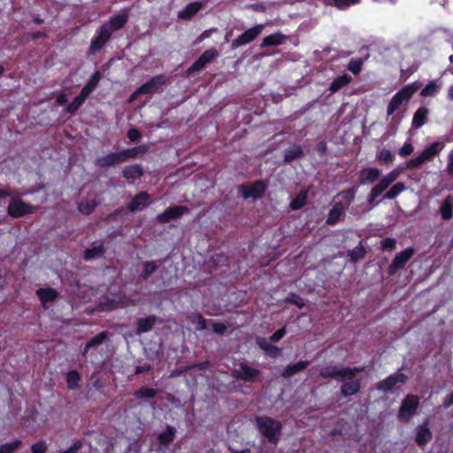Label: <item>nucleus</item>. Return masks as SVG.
I'll use <instances>...</instances> for the list:
<instances>
[{
    "mask_svg": "<svg viewBox=\"0 0 453 453\" xmlns=\"http://www.w3.org/2000/svg\"><path fill=\"white\" fill-rule=\"evenodd\" d=\"M287 36L281 33H275L265 36L261 43V48L279 46L285 42Z\"/></svg>",
    "mask_w": 453,
    "mask_h": 453,
    "instance_id": "nucleus-30",
    "label": "nucleus"
},
{
    "mask_svg": "<svg viewBox=\"0 0 453 453\" xmlns=\"http://www.w3.org/2000/svg\"><path fill=\"white\" fill-rule=\"evenodd\" d=\"M213 331L219 335H223L226 331V326L221 322H214L212 323Z\"/></svg>",
    "mask_w": 453,
    "mask_h": 453,
    "instance_id": "nucleus-60",
    "label": "nucleus"
},
{
    "mask_svg": "<svg viewBox=\"0 0 453 453\" xmlns=\"http://www.w3.org/2000/svg\"><path fill=\"white\" fill-rule=\"evenodd\" d=\"M157 395V390L151 388L147 387H142L138 390H136L134 393V395L137 399H143V398H154Z\"/></svg>",
    "mask_w": 453,
    "mask_h": 453,
    "instance_id": "nucleus-42",
    "label": "nucleus"
},
{
    "mask_svg": "<svg viewBox=\"0 0 453 453\" xmlns=\"http://www.w3.org/2000/svg\"><path fill=\"white\" fill-rule=\"evenodd\" d=\"M400 173L401 169L399 167L395 168L387 175L383 176L376 185H378L383 191H385L394 181L398 179Z\"/></svg>",
    "mask_w": 453,
    "mask_h": 453,
    "instance_id": "nucleus-28",
    "label": "nucleus"
},
{
    "mask_svg": "<svg viewBox=\"0 0 453 453\" xmlns=\"http://www.w3.org/2000/svg\"><path fill=\"white\" fill-rule=\"evenodd\" d=\"M326 5L335 6L339 10H344L352 4H357L358 0H324Z\"/></svg>",
    "mask_w": 453,
    "mask_h": 453,
    "instance_id": "nucleus-44",
    "label": "nucleus"
},
{
    "mask_svg": "<svg viewBox=\"0 0 453 453\" xmlns=\"http://www.w3.org/2000/svg\"><path fill=\"white\" fill-rule=\"evenodd\" d=\"M420 84L418 82H413L402 88L396 92L391 98L388 108V115H392L403 102H408L412 96L419 89Z\"/></svg>",
    "mask_w": 453,
    "mask_h": 453,
    "instance_id": "nucleus-4",
    "label": "nucleus"
},
{
    "mask_svg": "<svg viewBox=\"0 0 453 453\" xmlns=\"http://www.w3.org/2000/svg\"><path fill=\"white\" fill-rule=\"evenodd\" d=\"M165 82L166 79L163 74L154 76L139 87L134 96L156 93L162 88Z\"/></svg>",
    "mask_w": 453,
    "mask_h": 453,
    "instance_id": "nucleus-13",
    "label": "nucleus"
},
{
    "mask_svg": "<svg viewBox=\"0 0 453 453\" xmlns=\"http://www.w3.org/2000/svg\"><path fill=\"white\" fill-rule=\"evenodd\" d=\"M396 241L394 238H385L380 242V248L383 250H392L395 249Z\"/></svg>",
    "mask_w": 453,
    "mask_h": 453,
    "instance_id": "nucleus-54",
    "label": "nucleus"
},
{
    "mask_svg": "<svg viewBox=\"0 0 453 453\" xmlns=\"http://www.w3.org/2000/svg\"><path fill=\"white\" fill-rule=\"evenodd\" d=\"M377 158L381 164L388 165L393 162L395 157L389 150L382 149L379 152Z\"/></svg>",
    "mask_w": 453,
    "mask_h": 453,
    "instance_id": "nucleus-51",
    "label": "nucleus"
},
{
    "mask_svg": "<svg viewBox=\"0 0 453 453\" xmlns=\"http://www.w3.org/2000/svg\"><path fill=\"white\" fill-rule=\"evenodd\" d=\"M286 333H287L286 326H282L281 328L278 329L271 335L270 340L273 342H277L285 336Z\"/></svg>",
    "mask_w": 453,
    "mask_h": 453,
    "instance_id": "nucleus-58",
    "label": "nucleus"
},
{
    "mask_svg": "<svg viewBox=\"0 0 453 453\" xmlns=\"http://www.w3.org/2000/svg\"><path fill=\"white\" fill-rule=\"evenodd\" d=\"M157 265L155 261H147L142 264V272L139 275V279L142 280H147L152 273L157 269Z\"/></svg>",
    "mask_w": 453,
    "mask_h": 453,
    "instance_id": "nucleus-37",
    "label": "nucleus"
},
{
    "mask_svg": "<svg viewBox=\"0 0 453 453\" xmlns=\"http://www.w3.org/2000/svg\"><path fill=\"white\" fill-rule=\"evenodd\" d=\"M344 213L345 208L342 203L340 202L334 203L328 212L326 224L328 226L335 225L344 216Z\"/></svg>",
    "mask_w": 453,
    "mask_h": 453,
    "instance_id": "nucleus-23",
    "label": "nucleus"
},
{
    "mask_svg": "<svg viewBox=\"0 0 453 453\" xmlns=\"http://www.w3.org/2000/svg\"><path fill=\"white\" fill-rule=\"evenodd\" d=\"M414 254L413 248H407L396 254L388 266V274L394 275L398 270L403 268Z\"/></svg>",
    "mask_w": 453,
    "mask_h": 453,
    "instance_id": "nucleus-15",
    "label": "nucleus"
},
{
    "mask_svg": "<svg viewBox=\"0 0 453 453\" xmlns=\"http://www.w3.org/2000/svg\"><path fill=\"white\" fill-rule=\"evenodd\" d=\"M67 388L71 390L80 388V382L81 380V374L76 370H72L66 373L65 376Z\"/></svg>",
    "mask_w": 453,
    "mask_h": 453,
    "instance_id": "nucleus-36",
    "label": "nucleus"
},
{
    "mask_svg": "<svg viewBox=\"0 0 453 453\" xmlns=\"http://www.w3.org/2000/svg\"><path fill=\"white\" fill-rule=\"evenodd\" d=\"M261 374V371L250 366L245 362L239 364V368L233 371V377L237 380H243L245 382H256Z\"/></svg>",
    "mask_w": 453,
    "mask_h": 453,
    "instance_id": "nucleus-9",
    "label": "nucleus"
},
{
    "mask_svg": "<svg viewBox=\"0 0 453 453\" xmlns=\"http://www.w3.org/2000/svg\"><path fill=\"white\" fill-rule=\"evenodd\" d=\"M107 335H108V333L106 331H103V332H100L99 334H97L95 337L91 338L83 348V350H82L83 357H85V358L87 357V354H88L89 349L102 344L107 338Z\"/></svg>",
    "mask_w": 453,
    "mask_h": 453,
    "instance_id": "nucleus-33",
    "label": "nucleus"
},
{
    "mask_svg": "<svg viewBox=\"0 0 453 453\" xmlns=\"http://www.w3.org/2000/svg\"><path fill=\"white\" fill-rule=\"evenodd\" d=\"M119 301L105 296L100 302L99 308L101 311H112L119 307Z\"/></svg>",
    "mask_w": 453,
    "mask_h": 453,
    "instance_id": "nucleus-45",
    "label": "nucleus"
},
{
    "mask_svg": "<svg viewBox=\"0 0 453 453\" xmlns=\"http://www.w3.org/2000/svg\"><path fill=\"white\" fill-rule=\"evenodd\" d=\"M408 377L403 372H395L376 384V389L383 393L391 392L398 384H405Z\"/></svg>",
    "mask_w": 453,
    "mask_h": 453,
    "instance_id": "nucleus-11",
    "label": "nucleus"
},
{
    "mask_svg": "<svg viewBox=\"0 0 453 453\" xmlns=\"http://www.w3.org/2000/svg\"><path fill=\"white\" fill-rule=\"evenodd\" d=\"M146 149L144 146H138L130 149H126L119 152H110L105 156L97 157L96 159V165L100 168L113 166L115 165L127 162L131 158L137 157L138 154L145 153Z\"/></svg>",
    "mask_w": 453,
    "mask_h": 453,
    "instance_id": "nucleus-1",
    "label": "nucleus"
},
{
    "mask_svg": "<svg viewBox=\"0 0 453 453\" xmlns=\"http://www.w3.org/2000/svg\"><path fill=\"white\" fill-rule=\"evenodd\" d=\"M363 62L361 59H351L348 65V70L353 74H358L362 69Z\"/></svg>",
    "mask_w": 453,
    "mask_h": 453,
    "instance_id": "nucleus-53",
    "label": "nucleus"
},
{
    "mask_svg": "<svg viewBox=\"0 0 453 453\" xmlns=\"http://www.w3.org/2000/svg\"><path fill=\"white\" fill-rule=\"evenodd\" d=\"M189 212V209L184 205H173L165 210L164 212L157 216L159 223H167L172 219L180 218L184 213Z\"/></svg>",
    "mask_w": 453,
    "mask_h": 453,
    "instance_id": "nucleus-16",
    "label": "nucleus"
},
{
    "mask_svg": "<svg viewBox=\"0 0 453 453\" xmlns=\"http://www.w3.org/2000/svg\"><path fill=\"white\" fill-rule=\"evenodd\" d=\"M32 453H45L47 451V444L45 441L40 440L31 446Z\"/></svg>",
    "mask_w": 453,
    "mask_h": 453,
    "instance_id": "nucleus-55",
    "label": "nucleus"
},
{
    "mask_svg": "<svg viewBox=\"0 0 453 453\" xmlns=\"http://www.w3.org/2000/svg\"><path fill=\"white\" fill-rule=\"evenodd\" d=\"M255 422L258 432L270 443L276 445L279 442L282 429L280 421L268 416H257Z\"/></svg>",
    "mask_w": 453,
    "mask_h": 453,
    "instance_id": "nucleus-2",
    "label": "nucleus"
},
{
    "mask_svg": "<svg viewBox=\"0 0 453 453\" xmlns=\"http://www.w3.org/2000/svg\"><path fill=\"white\" fill-rule=\"evenodd\" d=\"M157 321V317L155 315L138 319L136 322V334H142L151 331Z\"/></svg>",
    "mask_w": 453,
    "mask_h": 453,
    "instance_id": "nucleus-22",
    "label": "nucleus"
},
{
    "mask_svg": "<svg viewBox=\"0 0 453 453\" xmlns=\"http://www.w3.org/2000/svg\"><path fill=\"white\" fill-rule=\"evenodd\" d=\"M384 191L378 186V185H375L372 188L369 195H368V197H367V203L369 205L371 206H375L377 205L379 203H375V200L383 193Z\"/></svg>",
    "mask_w": 453,
    "mask_h": 453,
    "instance_id": "nucleus-50",
    "label": "nucleus"
},
{
    "mask_svg": "<svg viewBox=\"0 0 453 453\" xmlns=\"http://www.w3.org/2000/svg\"><path fill=\"white\" fill-rule=\"evenodd\" d=\"M143 169L137 164L127 165L122 171V174L125 179L133 180H138L143 175Z\"/></svg>",
    "mask_w": 453,
    "mask_h": 453,
    "instance_id": "nucleus-29",
    "label": "nucleus"
},
{
    "mask_svg": "<svg viewBox=\"0 0 453 453\" xmlns=\"http://www.w3.org/2000/svg\"><path fill=\"white\" fill-rule=\"evenodd\" d=\"M405 188L406 187L403 182H397L393 185L388 191L386 192V194L383 196V198L388 200L394 199L403 190H405Z\"/></svg>",
    "mask_w": 453,
    "mask_h": 453,
    "instance_id": "nucleus-41",
    "label": "nucleus"
},
{
    "mask_svg": "<svg viewBox=\"0 0 453 453\" xmlns=\"http://www.w3.org/2000/svg\"><path fill=\"white\" fill-rule=\"evenodd\" d=\"M105 252L104 246L103 244L87 249L84 251L83 257L85 260H92L96 257H102Z\"/></svg>",
    "mask_w": 453,
    "mask_h": 453,
    "instance_id": "nucleus-38",
    "label": "nucleus"
},
{
    "mask_svg": "<svg viewBox=\"0 0 453 453\" xmlns=\"http://www.w3.org/2000/svg\"><path fill=\"white\" fill-rule=\"evenodd\" d=\"M366 254V250L364 248V246L359 243L357 247H355L353 250H349L348 256L349 257V259L353 263H357L360 260H362Z\"/></svg>",
    "mask_w": 453,
    "mask_h": 453,
    "instance_id": "nucleus-39",
    "label": "nucleus"
},
{
    "mask_svg": "<svg viewBox=\"0 0 453 453\" xmlns=\"http://www.w3.org/2000/svg\"><path fill=\"white\" fill-rule=\"evenodd\" d=\"M92 91H93L92 88H90L88 86L85 85L78 96L80 97H81V99L85 102Z\"/></svg>",
    "mask_w": 453,
    "mask_h": 453,
    "instance_id": "nucleus-64",
    "label": "nucleus"
},
{
    "mask_svg": "<svg viewBox=\"0 0 453 453\" xmlns=\"http://www.w3.org/2000/svg\"><path fill=\"white\" fill-rule=\"evenodd\" d=\"M265 26L263 24L247 29L241 34L236 39L232 41L231 49L234 50L242 45H246L253 42L263 31Z\"/></svg>",
    "mask_w": 453,
    "mask_h": 453,
    "instance_id": "nucleus-12",
    "label": "nucleus"
},
{
    "mask_svg": "<svg viewBox=\"0 0 453 453\" xmlns=\"http://www.w3.org/2000/svg\"><path fill=\"white\" fill-rule=\"evenodd\" d=\"M100 79H101L100 72L96 71L86 85L94 90V88L98 85Z\"/></svg>",
    "mask_w": 453,
    "mask_h": 453,
    "instance_id": "nucleus-57",
    "label": "nucleus"
},
{
    "mask_svg": "<svg viewBox=\"0 0 453 453\" xmlns=\"http://www.w3.org/2000/svg\"><path fill=\"white\" fill-rule=\"evenodd\" d=\"M440 213L443 220H449L453 217V196L449 195L440 206Z\"/></svg>",
    "mask_w": 453,
    "mask_h": 453,
    "instance_id": "nucleus-31",
    "label": "nucleus"
},
{
    "mask_svg": "<svg viewBox=\"0 0 453 453\" xmlns=\"http://www.w3.org/2000/svg\"><path fill=\"white\" fill-rule=\"evenodd\" d=\"M440 90V85L435 81H429L421 90L420 96L424 97L434 96Z\"/></svg>",
    "mask_w": 453,
    "mask_h": 453,
    "instance_id": "nucleus-43",
    "label": "nucleus"
},
{
    "mask_svg": "<svg viewBox=\"0 0 453 453\" xmlns=\"http://www.w3.org/2000/svg\"><path fill=\"white\" fill-rule=\"evenodd\" d=\"M428 112H429V111L426 107H424V106L419 107L415 111V113L413 115L412 121H411L412 127L419 128L423 125H425V123L426 122V119H427Z\"/></svg>",
    "mask_w": 453,
    "mask_h": 453,
    "instance_id": "nucleus-32",
    "label": "nucleus"
},
{
    "mask_svg": "<svg viewBox=\"0 0 453 453\" xmlns=\"http://www.w3.org/2000/svg\"><path fill=\"white\" fill-rule=\"evenodd\" d=\"M307 202V193L305 191L300 192L290 202V208L294 211L302 209Z\"/></svg>",
    "mask_w": 453,
    "mask_h": 453,
    "instance_id": "nucleus-40",
    "label": "nucleus"
},
{
    "mask_svg": "<svg viewBox=\"0 0 453 453\" xmlns=\"http://www.w3.org/2000/svg\"><path fill=\"white\" fill-rule=\"evenodd\" d=\"M219 56V51L215 48H211L203 51L201 56L188 68L187 75L190 76L193 73L203 70L208 64Z\"/></svg>",
    "mask_w": 453,
    "mask_h": 453,
    "instance_id": "nucleus-10",
    "label": "nucleus"
},
{
    "mask_svg": "<svg viewBox=\"0 0 453 453\" xmlns=\"http://www.w3.org/2000/svg\"><path fill=\"white\" fill-rule=\"evenodd\" d=\"M152 203L150 195L146 191H141L136 194L127 205L130 212L142 211Z\"/></svg>",
    "mask_w": 453,
    "mask_h": 453,
    "instance_id": "nucleus-17",
    "label": "nucleus"
},
{
    "mask_svg": "<svg viewBox=\"0 0 453 453\" xmlns=\"http://www.w3.org/2000/svg\"><path fill=\"white\" fill-rule=\"evenodd\" d=\"M267 187V183L265 180H259L250 184H241L237 188L244 199L253 198L257 200L265 196Z\"/></svg>",
    "mask_w": 453,
    "mask_h": 453,
    "instance_id": "nucleus-8",
    "label": "nucleus"
},
{
    "mask_svg": "<svg viewBox=\"0 0 453 453\" xmlns=\"http://www.w3.org/2000/svg\"><path fill=\"white\" fill-rule=\"evenodd\" d=\"M270 357L276 358L281 354V349L274 345L268 346V350L265 352Z\"/></svg>",
    "mask_w": 453,
    "mask_h": 453,
    "instance_id": "nucleus-61",
    "label": "nucleus"
},
{
    "mask_svg": "<svg viewBox=\"0 0 453 453\" xmlns=\"http://www.w3.org/2000/svg\"><path fill=\"white\" fill-rule=\"evenodd\" d=\"M284 302L287 303L294 304L299 309L303 308L305 305L304 300L299 295L294 292L289 293L284 299Z\"/></svg>",
    "mask_w": 453,
    "mask_h": 453,
    "instance_id": "nucleus-48",
    "label": "nucleus"
},
{
    "mask_svg": "<svg viewBox=\"0 0 453 453\" xmlns=\"http://www.w3.org/2000/svg\"><path fill=\"white\" fill-rule=\"evenodd\" d=\"M446 173L448 175H453V150L449 153L448 156V165L446 168Z\"/></svg>",
    "mask_w": 453,
    "mask_h": 453,
    "instance_id": "nucleus-62",
    "label": "nucleus"
},
{
    "mask_svg": "<svg viewBox=\"0 0 453 453\" xmlns=\"http://www.w3.org/2000/svg\"><path fill=\"white\" fill-rule=\"evenodd\" d=\"M351 77L349 74H343L334 79L330 84L329 90L331 93H336L341 88L348 85L351 81Z\"/></svg>",
    "mask_w": 453,
    "mask_h": 453,
    "instance_id": "nucleus-35",
    "label": "nucleus"
},
{
    "mask_svg": "<svg viewBox=\"0 0 453 453\" xmlns=\"http://www.w3.org/2000/svg\"><path fill=\"white\" fill-rule=\"evenodd\" d=\"M97 203L93 201V202H81L79 203L78 204V210L81 213H82L83 215H90L96 209Z\"/></svg>",
    "mask_w": 453,
    "mask_h": 453,
    "instance_id": "nucleus-49",
    "label": "nucleus"
},
{
    "mask_svg": "<svg viewBox=\"0 0 453 453\" xmlns=\"http://www.w3.org/2000/svg\"><path fill=\"white\" fill-rule=\"evenodd\" d=\"M352 379H347V381H344L341 385V394L344 397H349L351 395H356L360 391L361 388V383L360 380H353Z\"/></svg>",
    "mask_w": 453,
    "mask_h": 453,
    "instance_id": "nucleus-21",
    "label": "nucleus"
},
{
    "mask_svg": "<svg viewBox=\"0 0 453 453\" xmlns=\"http://www.w3.org/2000/svg\"><path fill=\"white\" fill-rule=\"evenodd\" d=\"M128 16L125 13L118 14L113 17H111L108 22L104 23V26H106L111 32L113 34V32L118 31L125 27V25L127 23Z\"/></svg>",
    "mask_w": 453,
    "mask_h": 453,
    "instance_id": "nucleus-24",
    "label": "nucleus"
},
{
    "mask_svg": "<svg viewBox=\"0 0 453 453\" xmlns=\"http://www.w3.org/2000/svg\"><path fill=\"white\" fill-rule=\"evenodd\" d=\"M414 150V147L413 145L411 143V142H404V144L400 148L399 151H398V154L403 157H405L409 155H411Z\"/></svg>",
    "mask_w": 453,
    "mask_h": 453,
    "instance_id": "nucleus-56",
    "label": "nucleus"
},
{
    "mask_svg": "<svg viewBox=\"0 0 453 453\" xmlns=\"http://www.w3.org/2000/svg\"><path fill=\"white\" fill-rule=\"evenodd\" d=\"M127 136L131 142H137L141 139L142 134L137 128H130L127 131Z\"/></svg>",
    "mask_w": 453,
    "mask_h": 453,
    "instance_id": "nucleus-59",
    "label": "nucleus"
},
{
    "mask_svg": "<svg viewBox=\"0 0 453 453\" xmlns=\"http://www.w3.org/2000/svg\"><path fill=\"white\" fill-rule=\"evenodd\" d=\"M22 445L21 440H15L0 445V453H14Z\"/></svg>",
    "mask_w": 453,
    "mask_h": 453,
    "instance_id": "nucleus-47",
    "label": "nucleus"
},
{
    "mask_svg": "<svg viewBox=\"0 0 453 453\" xmlns=\"http://www.w3.org/2000/svg\"><path fill=\"white\" fill-rule=\"evenodd\" d=\"M84 103L85 102L81 99V97L76 96L67 105L66 111L71 114L75 113Z\"/></svg>",
    "mask_w": 453,
    "mask_h": 453,
    "instance_id": "nucleus-52",
    "label": "nucleus"
},
{
    "mask_svg": "<svg viewBox=\"0 0 453 453\" xmlns=\"http://www.w3.org/2000/svg\"><path fill=\"white\" fill-rule=\"evenodd\" d=\"M444 148V143L441 142H434L430 146L425 148L421 153L405 164L407 170H413L420 166L426 161L431 159L433 157L438 155Z\"/></svg>",
    "mask_w": 453,
    "mask_h": 453,
    "instance_id": "nucleus-5",
    "label": "nucleus"
},
{
    "mask_svg": "<svg viewBox=\"0 0 453 453\" xmlns=\"http://www.w3.org/2000/svg\"><path fill=\"white\" fill-rule=\"evenodd\" d=\"M202 8L199 2L189 3L186 7L179 12L178 18L184 20L191 19Z\"/></svg>",
    "mask_w": 453,
    "mask_h": 453,
    "instance_id": "nucleus-26",
    "label": "nucleus"
},
{
    "mask_svg": "<svg viewBox=\"0 0 453 453\" xmlns=\"http://www.w3.org/2000/svg\"><path fill=\"white\" fill-rule=\"evenodd\" d=\"M358 185H353L352 187L346 188L339 193V196L349 205L355 199V196L357 192Z\"/></svg>",
    "mask_w": 453,
    "mask_h": 453,
    "instance_id": "nucleus-46",
    "label": "nucleus"
},
{
    "mask_svg": "<svg viewBox=\"0 0 453 453\" xmlns=\"http://www.w3.org/2000/svg\"><path fill=\"white\" fill-rule=\"evenodd\" d=\"M364 371V367H339L337 365H327L319 371V377L322 379H352L357 373Z\"/></svg>",
    "mask_w": 453,
    "mask_h": 453,
    "instance_id": "nucleus-3",
    "label": "nucleus"
},
{
    "mask_svg": "<svg viewBox=\"0 0 453 453\" xmlns=\"http://www.w3.org/2000/svg\"><path fill=\"white\" fill-rule=\"evenodd\" d=\"M419 405V398L415 395H407L402 401L397 418L403 423H408L415 415Z\"/></svg>",
    "mask_w": 453,
    "mask_h": 453,
    "instance_id": "nucleus-7",
    "label": "nucleus"
},
{
    "mask_svg": "<svg viewBox=\"0 0 453 453\" xmlns=\"http://www.w3.org/2000/svg\"><path fill=\"white\" fill-rule=\"evenodd\" d=\"M381 174V172L379 168L376 167H367L364 168L359 172V183L360 184H366L370 183L372 184L375 181H377Z\"/></svg>",
    "mask_w": 453,
    "mask_h": 453,
    "instance_id": "nucleus-18",
    "label": "nucleus"
},
{
    "mask_svg": "<svg viewBox=\"0 0 453 453\" xmlns=\"http://www.w3.org/2000/svg\"><path fill=\"white\" fill-rule=\"evenodd\" d=\"M176 429L172 426H166L165 431L160 433L157 440L160 445L168 446L175 438Z\"/></svg>",
    "mask_w": 453,
    "mask_h": 453,
    "instance_id": "nucleus-34",
    "label": "nucleus"
},
{
    "mask_svg": "<svg viewBox=\"0 0 453 453\" xmlns=\"http://www.w3.org/2000/svg\"><path fill=\"white\" fill-rule=\"evenodd\" d=\"M35 294L44 308H46L48 303L55 301L58 296V292L52 288H40Z\"/></svg>",
    "mask_w": 453,
    "mask_h": 453,
    "instance_id": "nucleus-20",
    "label": "nucleus"
},
{
    "mask_svg": "<svg viewBox=\"0 0 453 453\" xmlns=\"http://www.w3.org/2000/svg\"><path fill=\"white\" fill-rule=\"evenodd\" d=\"M112 33L104 24L96 31V35L92 38L89 51L95 53L100 50L111 39Z\"/></svg>",
    "mask_w": 453,
    "mask_h": 453,
    "instance_id": "nucleus-14",
    "label": "nucleus"
},
{
    "mask_svg": "<svg viewBox=\"0 0 453 453\" xmlns=\"http://www.w3.org/2000/svg\"><path fill=\"white\" fill-rule=\"evenodd\" d=\"M38 210V206L25 203L22 199L13 197L11 199L7 213L12 219H19L32 214Z\"/></svg>",
    "mask_w": 453,
    "mask_h": 453,
    "instance_id": "nucleus-6",
    "label": "nucleus"
},
{
    "mask_svg": "<svg viewBox=\"0 0 453 453\" xmlns=\"http://www.w3.org/2000/svg\"><path fill=\"white\" fill-rule=\"evenodd\" d=\"M309 365H310V361H308V360H304V361L301 360L296 364L288 365L284 369V371L282 372V377L286 378V379L290 378L293 375H295L296 373L306 369L309 366Z\"/></svg>",
    "mask_w": 453,
    "mask_h": 453,
    "instance_id": "nucleus-27",
    "label": "nucleus"
},
{
    "mask_svg": "<svg viewBox=\"0 0 453 453\" xmlns=\"http://www.w3.org/2000/svg\"><path fill=\"white\" fill-rule=\"evenodd\" d=\"M316 150L319 156H324L327 150V145L326 141H320L316 147Z\"/></svg>",
    "mask_w": 453,
    "mask_h": 453,
    "instance_id": "nucleus-63",
    "label": "nucleus"
},
{
    "mask_svg": "<svg viewBox=\"0 0 453 453\" xmlns=\"http://www.w3.org/2000/svg\"><path fill=\"white\" fill-rule=\"evenodd\" d=\"M432 437L433 434L427 422L418 426L415 441L419 447L426 446L432 440Z\"/></svg>",
    "mask_w": 453,
    "mask_h": 453,
    "instance_id": "nucleus-19",
    "label": "nucleus"
},
{
    "mask_svg": "<svg viewBox=\"0 0 453 453\" xmlns=\"http://www.w3.org/2000/svg\"><path fill=\"white\" fill-rule=\"evenodd\" d=\"M304 152L300 145L295 144L292 147L284 150L283 161L286 164H290L296 159L303 157Z\"/></svg>",
    "mask_w": 453,
    "mask_h": 453,
    "instance_id": "nucleus-25",
    "label": "nucleus"
}]
</instances>
